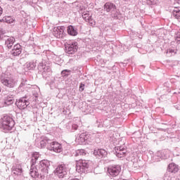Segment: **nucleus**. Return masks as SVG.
I'll list each match as a JSON object with an SVG mask.
<instances>
[{"instance_id": "nucleus-32", "label": "nucleus", "mask_w": 180, "mask_h": 180, "mask_svg": "<svg viewBox=\"0 0 180 180\" xmlns=\"http://www.w3.org/2000/svg\"><path fill=\"white\" fill-rule=\"evenodd\" d=\"M176 41H180V31L177 32L174 35Z\"/></svg>"}, {"instance_id": "nucleus-28", "label": "nucleus", "mask_w": 180, "mask_h": 180, "mask_svg": "<svg viewBox=\"0 0 180 180\" xmlns=\"http://www.w3.org/2000/svg\"><path fill=\"white\" fill-rule=\"evenodd\" d=\"M0 22H6V23H13V19L11 17L4 18L2 20H0Z\"/></svg>"}, {"instance_id": "nucleus-33", "label": "nucleus", "mask_w": 180, "mask_h": 180, "mask_svg": "<svg viewBox=\"0 0 180 180\" xmlns=\"http://www.w3.org/2000/svg\"><path fill=\"white\" fill-rule=\"evenodd\" d=\"M85 86V84L81 83L80 86H79V89L81 91V92H82V91H84V87Z\"/></svg>"}, {"instance_id": "nucleus-9", "label": "nucleus", "mask_w": 180, "mask_h": 180, "mask_svg": "<svg viewBox=\"0 0 180 180\" xmlns=\"http://www.w3.org/2000/svg\"><path fill=\"white\" fill-rule=\"evenodd\" d=\"M3 40L5 41V44H4L5 47L8 49V50H11L12 49L15 41V37H8V36L4 37Z\"/></svg>"}, {"instance_id": "nucleus-42", "label": "nucleus", "mask_w": 180, "mask_h": 180, "mask_svg": "<svg viewBox=\"0 0 180 180\" xmlns=\"http://www.w3.org/2000/svg\"><path fill=\"white\" fill-rule=\"evenodd\" d=\"M0 92H1V89H0Z\"/></svg>"}, {"instance_id": "nucleus-5", "label": "nucleus", "mask_w": 180, "mask_h": 180, "mask_svg": "<svg viewBox=\"0 0 180 180\" xmlns=\"http://www.w3.org/2000/svg\"><path fill=\"white\" fill-rule=\"evenodd\" d=\"M15 105L18 109H26L30 105V101L27 97H22L16 101Z\"/></svg>"}, {"instance_id": "nucleus-34", "label": "nucleus", "mask_w": 180, "mask_h": 180, "mask_svg": "<svg viewBox=\"0 0 180 180\" xmlns=\"http://www.w3.org/2000/svg\"><path fill=\"white\" fill-rule=\"evenodd\" d=\"M26 85V83L22 82L20 85V86H25Z\"/></svg>"}, {"instance_id": "nucleus-41", "label": "nucleus", "mask_w": 180, "mask_h": 180, "mask_svg": "<svg viewBox=\"0 0 180 180\" xmlns=\"http://www.w3.org/2000/svg\"><path fill=\"white\" fill-rule=\"evenodd\" d=\"M165 153V151L163 152V154Z\"/></svg>"}, {"instance_id": "nucleus-7", "label": "nucleus", "mask_w": 180, "mask_h": 180, "mask_svg": "<svg viewBox=\"0 0 180 180\" xmlns=\"http://www.w3.org/2000/svg\"><path fill=\"white\" fill-rule=\"evenodd\" d=\"M48 148L51 151H54V153H61V151H63V146L56 141H51Z\"/></svg>"}, {"instance_id": "nucleus-4", "label": "nucleus", "mask_w": 180, "mask_h": 180, "mask_svg": "<svg viewBox=\"0 0 180 180\" xmlns=\"http://www.w3.org/2000/svg\"><path fill=\"white\" fill-rule=\"evenodd\" d=\"M54 173L60 179L65 178L68 174V169L65 165H60L56 167Z\"/></svg>"}, {"instance_id": "nucleus-16", "label": "nucleus", "mask_w": 180, "mask_h": 180, "mask_svg": "<svg viewBox=\"0 0 180 180\" xmlns=\"http://www.w3.org/2000/svg\"><path fill=\"white\" fill-rule=\"evenodd\" d=\"M38 68L39 71L42 72V74H46V72H50L51 71V68H50V66L46 65L43 63H39L38 65Z\"/></svg>"}, {"instance_id": "nucleus-19", "label": "nucleus", "mask_w": 180, "mask_h": 180, "mask_svg": "<svg viewBox=\"0 0 180 180\" xmlns=\"http://www.w3.org/2000/svg\"><path fill=\"white\" fill-rule=\"evenodd\" d=\"M67 31L68 34H70V36H77V34H78V31H77V28H75L72 25L68 26Z\"/></svg>"}, {"instance_id": "nucleus-12", "label": "nucleus", "mask_w": 180, "mask_h": 180, "mask_svg": "<svg viewBox=\"0 0 180 180\" xmlns=\"http://www.w3.org/2000/svg\"><path fill=\"white\" fill-rule=\"evenodd\" d=\"M1 83L5 86H7V88H13V86H15V81L11 77L1 79Z\"/></svg>"}, {"instance_id": "nucleus-8", "label": "nucleus", "mask_w": 180, "mask_h": 180, "mask_svg": "<svg viewBox=\"0 0 180 180\" xmlns=\"http://www.w3.org/2000/svg\"><path fill=\"white\" fill-rule=\"evenodd\" d=\"M121 169L120 165L110 166L108 169V172L111 176H117L120 174Z\"/></svg>"}, {"instance_id": "nucleus-6", "label": "nucleus", "mask_w": 180, "mask_h": 180, "mask_svg": "<svg viewBox=\"0 0 180 180\" xmlns=\"http://www.w3.org/2000/svg\"><path fill=\"white\" fill-rule=\"evenodd\" d=\"M65 47L67 54H74L78 51V43L75 41L65 44Z\"/></svg>"}, {"instance_id": "nucleus-36", "label": "nucleus", "mask_w": 180, "mask_h": 180, "mask_svg": "<svg viewBox=\"0 0 180 180\" xmlns=\"http://www.w3.org/2000/svg\"><path fill=\"white\" fill-rule=\"evenodd\" d=\"M175 2H176V4H179V5H180V0H174Z\"/></svg>"}, {"instance_id": "nucleus-40", "label": "nucleus", "mask_w": 180, "mask_h": 180, "mask_svg": "<svg viewBox=\"0 0 180 180\" xmlns=\"http://www.w3.org/2000/svg\"><path fill=\"white\" fill-rule=\"evenodd\" d=\"M8 1H15V0H8Z\"/></svg>"}, {"instance_id": "nucleus-20", "label": "nucleus", "mask_w": 180, "mask_h": 180, "mask_svg": "<svg viewBox=\"0 0 180 180\" xmlns=\"http://www.w3.org/2000/svg\"><path fill=\"white\" fill-rule=\"evenodd\" d=\"M116 8V6H115L112 3H106L104 6V9L106 11V12H112Z\"/></svg>"}, {"instance_id": "nucleus-37", "label": "nucleus", "mask_w": 180, "mask_h": 180, "mask_svg": "<svg viewBox=\"0 0 180 180\" xmlns=\"http://www.w3.org/2000/svg\"><path fill=\"white\" fill-rule=\"evenodd\" d=\"M168 52H169V53H174V50H172V49H169V50H168Z\"/></svg>"}, {"instance_id": "nucleus-2", "label": "nucleus", "mask_w": 180, "mask_h": 180, "mask_svg": "<svg viewBox=\"0 0 180 180\" xmlns=\"http://www.w3.org/2000/svg\"><path fill=\"white\" fill-rule=\"evenodd\" d=\"M1 130L4 131V133H8V131H11L12 129H13V126H15V120L9 115H5L1 118Z\"/></svg>"}, {"instance_id": "nucleus-15", "label": "nucleus", "mask_w": 180, "mask_h": 180, "mask_svg": "<svg viewBox=\"0 0 180 180\" xmlns=\"http://www.w3.org/2000/svg\"><path fill=\"white\" fill-rule=\"evenodd\" d=\"M15 102V98L13 95H8L4 98V105L5 106H11V105H13Z\"/></svg>"}, {"instance_id": "nucleus-13", "label": "nucleus", "mask_w": 180, "mask_h": 180, "mask_svg": "<svg viewBox=\"0 0 180 180\" xmlns=\"http://www.w3.org/2000/svg\"><path fill=\"white\" fill-rule=\"evenodd\" d=\"M82 16L84 20L90 23L91 26L95 25V20L92 18V16L89 15V11H84Z\"/></svg>"}, {"instance_id": "nucleus-27", "label": "nucleus", "mask_w": 180, "mask_h": 180, "mask_svg": "<svg viewBox=\"0 0 180 180\" xmlns=\"http://www.w3.org/2000/svg\"><path fill=\"white\" fill-rule=\"evenodd\" d=\"M79 155H86V153L85 152V150L80 149V150H76L75 156L78 157Z\"/></svg>"}, {"instance_id": "nucleus-3", "label": "nucleus", "mask_w": 180, "mask_h": 180, "mask_svg": "<svg viewBox=\"0 0 180 180\" xmlns=\"http://www.w3.org/2000/svg\"><path fill=\"white\" fill-rule=\"evenodd\" d=\"M89 168V162L88 160H80L76 163V171L79 174H85Z\"/></svg>"}, {"instance_id": "nucleus-39", "label": "nucleus", "mask_w": 180, "mask_h": 180, "mask_svg": "<svg viewBox=\"0 0 180 180\" xmlns=\"http://www.w3.org/2000/svg\"><path fill=\"white\" fill-rule=\"evenodd\" d=\"M160 153H161L160 152H158L157 154L158 155H160Z\"/></svg>"}, {"instance_id": "nucleus-14", "label": "nucleus", "mask_w": 180, "mask_h": 180, "mask_svg": "<svg viewBox=\"0 0 180 180\" xmlns=\"http://www.w3.org/2000/svg\"><path fill=\"white\" fill-rule=\"evenodd\" d=\"M11 54L14 57L20 56V54H22V46L20 44H17L13 46V49L11 50Z\"/></svg>"}, {"instance_id": "nucleus-10", "label": "nucleus", "mask_w": 180, "mask_h": 180, "mask_svg": "<svg viewBox=\"0 0 180 180\" xmlns=\"http://www.w3.org/2000/svg\"><path fill=\"white\" fill-rule=\"evenodd\" d=\"M126 153H127V150L124 146L115 147V154L118 158H123L126 155Z\"/></svg>"}, {"instance_id": "nucleus-23", "label": "nucleus", "mask_w": 180, "mask_h": 180, "mask_svg": "<svg viewBox=\"0 0 180 180\" xmlns=\"http://www.w3.org/2000/svg\"><path fill=\"white\" fill-rule=\"evenodd\" d=\"M111 15L115 18V19H121L122 18V14H120V12L116 8L111 13Z\"/></svg>"}, {"instance_id": "nucleus-29", "label": "nucleus", "mask_w": 180, "mask_h": 180, "mask_svg": "<svg viewBox=\"0 0 180 180\" xmlns=\"http://www.w3.org/2000/svg\"><path fill=\"white\" fill-rule=\"evenodd\" d=\"M70 72H71V70H64L61 72V75L62 77H68V75H70Z\"/></svg>"}, {"instance_id": "nucleus-30", "label": "nucleus", "mask_w": 180, "mask_h": 180, "mask_svg": "<svg viewBox=\"0 0 180 180\" xmlns=\"http://www.w3.org/2000/svg\"><path fill=\"white\" fill-rule=\"evenodd\" d=\"M81 122L79 120H77V124H72V130H77V129H78V124H80Z\"/></svg>"}, {"instance_id": "nucleus-21", "label": "nucleus", "mask_w": 180, "mask_h": 180, "mask_svg": "<svg viewBox=\"0 0 180 180\" xmlns=\"http://www.w3.org/2000/svg\"><path fill=\"white\" fill-rule=\"evenodd\" d=\"M51 142V140L49 139L47 137H44L42 140L40 141V147L41 148H44V147H46V146H50V143Z\"/></svg>"}, {"instance_id": "nucleus-22", "label": "nucleus", "mask_w": 180, "mask_h": 180, "mask_svg": "<svg viewBox=\"0 0 180 180\" xmlns=\"http://www.w3.org/2000/svg\"><path fill=\"white\" fill-rule=\"evenodd\" d=\"M179 170L178 167L174 163H171L168 166V171L169 172H172V174L176 173Z\"/></svg>"}, {"instance_id": "nucleus-38", "label": "nucleus", "mask_w": 180, "mask_h": 180, "mask_svg": "<svg viewBox=\"0 0 180 180\" xmlns=\"http://www.w3.org/2000/svg\"><path fill=\"white\" fill-rule=\"evenodd\" d=\"M168 157H169V155H166L165 156V158H168Z\"/></svg>"}, {"instance_id": "nucleus-18", "label": "nucleus", "mask_w": 180, "mask_h": 180, "mask_svg": "<svg viewBox=\"0 0 180 180\" xmlns=\"http://www.w3.org/2000/svg\"><path fill=\"white\" fill-rule=\"evenodd\" d=\"M12 172L14 174V175H22V166L20 165L13 166Z\"/></svg>"}, {"instance_id": "nucleus-26", "label": "nucleus", "mask_w": 180, "mask_h": 180, "mask_svg": "<svg viewBox=\"0 0 180 180\" xmlns=\"http://www.w3.org/2000/svg\"><path fill=\"white\" fill-rule=\"evenodd\" d=\"M78 140L80 143H85L88 140V135L85 133H82L79 135Z\"/></svg>"}, {"instance_id": "nucleus-1", "label": "nucleus", "mask_w": 180, "mask_h": 180, "mask_svg": "<svg viewBox=\"0 0 180 180\" xmlns=\"http://www.w3.org/2000/svg\"><path fill=\"white\" fill-rule=\"evenodd\" d=\"M39 157L40 155L37 152L32 155V165L30 174L32 178H39V176L44 178V176L49 174V169L50 168V162H49V160H41L35 167H33V165L37 162V160H39Z\"/></svg>"}, {"instance_id": "nucleus-11", "label": "nucleus", "mask_w": 180, "mask_h": 180, "mask_svg": "<svg viewBox=\"0 0 180 180\" xmlns=\"http://www.w3.org/2000/svg\"><path fill=\"white\" fill-rule=\"evenodd\" d=\"M53 36L57 39H63L64 36V27H58L53 29Z\"/></svg>"}, {"instance_id": "nucleus-31", "label": "nucleus", "mask_w": 180, "mask_h": 180, "mask_svg": "<svg viewBox=\"0 0 180 180\" xmlns=\"http://www.w3.org/2000/svg\"><path fill=\"white\" fill-rule=\"evenodd\" d=\"M5 30L0 27V40H3L4 37H5Z\"/></svg>"}, {"instance_id": "nucleus-24", "label": "nucleus", "mask_w": 180, "mask_h": 180, "mask_svg": "<svg viewBox=\"0 0 180 180\" xmlns=\"http://www.w3.org/2000/svg\"><path fill=\"white\" fill-rule=\"evenodd\" d=\"M172 15L175 19H178L179 20H180V10L178 8H174L172 11Z\"/></svg>"}, {"instance_id": "nucleus-25", "label": "nucleus", "mask_w": 180, "mask_h": 180, "mask_svg": "<svg viewBox=\"0 0 180 180\" xmlns=\"http://www.w3.org/2000/svg\"><path fill=\"white\" fill-rule=\"evenodd\" d=\"M34 68H36V63L34 62H30V63H27L25 64V70H33Z\"/></svg>"}, {"instance_id": "nucleus-17", "label": "nucleus", "mask_w": 180, "mask_h": 180, "mask_svg": "<svg viewBox=\"0 0 180 180\" xmlns=\"http://www.w3.org/2000/svg\"><path fill=\"white\" fill-rule=\"evenodd\" d=\"M94 155H98L101 158H103V157H106V155H108V152L104 149H96L94 151Z\"/></svg>"}, {"instance_id": "nucleus-35", "label": "nucleus", "mask_w": 180, "mask_h": 180, "mask_svg": "<svg viewBox=\"0 0 180 180\" xmlns=\"http://www.w3.org/2000/svg\"><path fill=\"white\" fill-rule=\"evenodd\" d=\"M2 12H3V9H2V8L0 6V16H1V15H2Z\"/></svg>"}]
</instances>
